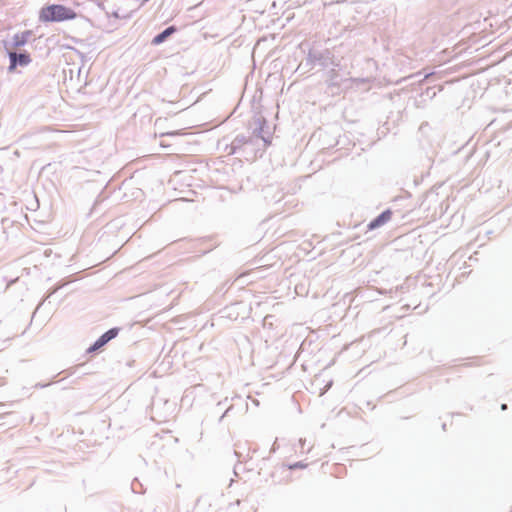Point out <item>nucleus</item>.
<instances>
[{"label": "nucleus", "mask_w": 512, "mask_h": 512, "mask_svg": "<svg viewBox=\"0 0 512 512\" xmlns=\"http://www.w3.org/2000/svg\"><path fill=\"white\" fill-rule=\"evenodd\" d=\"M219 149H221L222 153L226 156H231L235 154V144L233 140L230 143L225 142V139L219 142Z\"/></svg>", "instance_id": "obj_9"}, {"label": "nucleus", "mask_w": 512, "mask_h": 512, "mask_svg": "<svg viewBox=\"0 0 512 512\" xmlns=\"http://www.w3.org/2000/svg\"><path fill=\"white\" fill-rule=\"evenodd\" d=\"M31 32L30 31H24L20 34H16L13 37V44L16 47L23 46L28 41V38L30 37Z\"/></svg>", "instance_id": "obj_10"}, {"label": "nucleus", "mask_w": 512, "mask_h": 512, "mask_svg": "<svg viewBox=\"0 0 512 512\" xmlns=\"http://www.w3.org/2000/svg\"><path fill=\"white\" fill-rule=\"evenodd\" d=\"M235 144V154L241 155L247 161H254L257 158V152L253 148L247 152V148L254 146V137H245L238 135L233 139Z\"/></svg>", "instance_id": "obj_3"}, {"label": "nucleus", "mask_w": 512, "mask_h": 512, "mask_svg": "<svg viewBox=\"0 0 512 512\" xmlns=\"http://www.w3.org/2000/svg\"><path fill=\"white\" fill-rule=\"evenodd\" d=\"M265 123H266V121H265V120H262V121L260 122V129H259V132H258L257 137L261 138V139L264 141L265 146H267V145H269V144H270L269 137H266L265 135H263V134H262V132H263V125H264Z\"/></svg>", "instance_id": "obj_13"}, {"label": "nucleus", "mask_w": 512, "mask_h": 512, "mask_svg": "<svg viewBox=\"0 0 512 512\" xmlns=\"http://www.w3.org/2000/svg\"><path fill=\"white\" fill-rule=\"evenodd\" d=\"M9 58H10L9 70L15 69V67L17 65L26 66L31 62V58H30L29 54H24V53L17 54L16 52H10Z\"/></svg>", "instance_id": "obj_6"}, {"label": "nucleus", "mask_w": 512, "mask_h": 512, "mask_svg": "<svg viewBox=\"0 0 512 512\" xmlns=\"http://www.w3.org/2000/svg\"><path fill=\"white\" fill-rule=\"evenodd\" d=\"M339 67H331L325 74L326 93L330 96H338L344 91V85L348 84V78L341 77Z\"/></svg>", "instance_id": "obj_2"}, {"label": "nucleus", "mask_w": 512, "mask_h": 512, "mask_svg": "<svg viewBox=\"0 0 512 512\" xmlns=\"http://www.w3.org/2000/svg\"><path fill=\"white\" fill-rule=\"evenodd\" d=\"M507 408H508L507 404H502L501 405V410L505 411V410H507Z\"/></svg>", "instance_id": "obj_19"}, {"label": "nucleus", "mask_w": 512, "mask_h": 512, "mask_svg": "<svg viewBox=\"0 0 512 512\" xmlns=\"http://www.w3.org/2000/svg\"><path fill=\"white\" fill-rule=\"evenodd\" d=\"M256 146H257V142H256V139L254 138V146H251L250 148H247V152H250L251 149H253V148L257 151Z\"/></svg>", "instance_id": "obj_16"}, {"label": "nucleus", "mask_w": 512, "mask_h": 512, "mask_svg": "<svg viewBox=\"0 0 512 512\" xmlns=\"http://www.w3.org/2000/svg\"><path fill=\"white\" fill-rule=\"evenodd\" d=\"M305 443H306L305 439H299V444H300V447H301V452H304Z\"/></svg>", "instance_id": "obj_15"}, {"label": "nucleus", "mask_w": 512, "mask_h": 512, "mask_svg": "<svg viewBox=\"0 0 512 512\" xmlns=\"http://www.w3.org/2000/svg\"><path fill=\"white\" fill-rule=\"evenodd\" d=\"M312 61L314 64H317L323 68H327L329 66L332 67H340V63L335 61L334 55L329 50H324L317 54H310Z\"/></svg>", "instance_id": "obj_4"}, {"label": "nucleus", "mask_w": 512, "mask_h": 512, "mask_svg": "<svg viewBox=\"0 0 512 512\" xmlns=\"http://www.w3.org/2000/svg\"><path fill=\"white\" fill-rule=\"evenodd\" d=\"M175 31H176V28L174 26H170V27L166 28L164 31H162L160 34L156 35L153 38L152 44L159 45V44L163 43Z\"/></svg>", "instance_id": "obj_8"}, {"label": "nucleus", "mask_w": 512, "mask_h": 512, "mask_svg": "<svg viewBox=\"0 0 512 512\" xmlns=\"http://www.w3.org/2000/svg\"><path fill=\"white\" fill-rule=\"evenodd\" d=\"M42 132H47V131H52V129L50 127H43L41 129Z\"/></svg>", "instance_id": "obj_18"}, {"label": "nucleus", "mask_w": 512, "mask_h": 512, "mask_svg": "<svg viewBox=\"0 0 512 512\" xmlns=\"http://www.w3.org/2000/svg\"><path fill=\"white\" fill-rule=\"evenodd\" d=\"M77 17L76 12L69 7L61 4H52L42 7L39 11V21L47 22H62L66 20H73Z\"/></svg>", "instance_id": "obj_1"}, {"label": "nucleus", "mask_w": 512, "mask_h": 512, "mask_svg": "<svg viewBox=\"0 0 512 512\" xmlns=\"http://www.w3.org/2000/svg\"><path fill=\"white\" fill-rule=\"evenodd\" d=\"M331 385H332V381H330V382L326 385V388H325V390L321 393V395H322V394H324V393H325V392H326V391L331 387Z\"/></svg>", "instance_id": "obj_17"}, {"label": "nucleus", "mask_w": 512, "mask_h": 512, "mask_svg": "<svg viewBox=\"0 0 512 512\" xmlns=\"http://www.w3.org/2000/svg\"><path fill=\"white\" fill-rule=\"evenodd\" d=\"M275 445H276V441L273 442V448H272L273 451H275Z\"/></svg>", "instance_id": "obj_20"}, {"label": "nucleus", "mask_w": 512, "mask_h": 512, "mask_svg": "<svg viewBox=\"0 0 512 512\" xmlns=\"http://www.w3.org/2000/svg\"><path fill=\"white\" fill-rule=\"evenodd\" d=\"M307 464L303 463V462H296L292 465L289 466V469L293 470V469H303V468H306Z\"/></svg>", "instance_id": "obj_14"}, {"label": "nucleus", "mask_w": 512, "mask_h": 512, "mask_svg": "<svg viewBox=\"0 0 512 512\" xmlns=\"http://www.w3.org/2000/svg\"><path fill=\"white\" fill-rule=\"evenodd\" d=\"M178 135H181L180 131H171V132L162 133L160 135V137H161L160 146H162V147L170 146V143H168V141H166L165 138L172 137V136H178Z\"/></svg>", "instance_id": "obj_11"}, {"label": "nucleus", "mask_w": 512, "mask_h": 512, "mask_svg": "<svg viewBox=\"0 0 512 512\" xmlns=\"http://www.w3.org/2000/svg\"><path fill=\"white\" fill-rule=\"evenodd\" d=\"M119 329L118 328H112L105 332L103 335H101L96 342L88 349V352H93L104 346L106 343H108L110 340L115 338L118 335Z\"/></svg>", "instance_id": "obj_5"}, {"label": "nucleus", "mask_w": 512, "mask_h": 512, "mask_svg": "<svg viewBox=\"0 0 512 512\" xmlns=\"http://www.w3.org/2000/svg\"><path fill=\"white\" fill-rule=\"evenodd\" d=\"M392 215L393 212L390 209L383 211L380 215H378L368 224V230H374L385 225L387 222L391 220Z\"/></svg>", "instance_id": "obj_7"}, {"label": "nucleus", "mask_w": 512, "mask_h": 512, "mask_svg": "<svg viewBox=\"0 0 512 512\" xmlns=\"http://www.w3.org/2000/svg\"><path fill=\"white\" fill-rule=\"evenodd\" d=\"M367 82H369V80L366 78H348L349 86H347V88H351L354 85H359Z\"/></svg>", "instance_id": "obj_12"}]
</instances>
